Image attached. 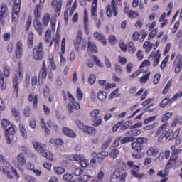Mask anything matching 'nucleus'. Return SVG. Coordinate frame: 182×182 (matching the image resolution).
<instances>
[{"instance_id":"obj_6","label":"nucleus","mask_w":182,"mask_h":182,"mask_svg":"<svg viewBox=\"0 0 182 182\" xmlns=\"http://www.w3.org/2000/svg\"><path fill=\"white\" fill-rule=\"evenodd\" d=\"M100 113V110L97 109H93L90 113L91 120L93 122L92 126L94 127H97V126L102 124V118L99 116Z\"/></svg>"},{"instance_id":"obj_54","label":"nucleus","mask_w":182,"mask_h":182,"mask_svg":"<svg viewBox=\"0 0 182 182\" xmlns=\"http://www.w3.org/2000/svg\"><path fill=\"white\" fill-rule=\"evenodd\" d=\"M49 62H50V65L51 66V69H53V70H56V64L55 63L53 57H49Z\"/></svg>"},{"instance_id":"obj_18","label":"nucleus","mask_w":182,"mask_h":182,"mask_svg":"<svg viewBox=\"0 0 182 182\" xmlns=\"http://www.w3.org/2000/svg\"><path fill=\"white\" fill-rule=\"evenodd\" d=\"M0 9V16L3 18H6L8 16V6L6 5V3H1Z\"/></svg>"},{"instance_id":"obj_21","label":"nucleus","mask_w":182,"mask_h":182,"mask_svg":"<svg viewBox=\"0 0 182 182\" xmlns=\"http://www.w3.org/2000/svg\"><path fill=\"white\" fill-rule=\"evenodd\" d=\"M74 46L77 50V52H80V50H85L86 49V47L87 46V43L85 41H80L79 43L77 44L76 46L75 41H74Z\"/></svg>"},{"instance_id":"obj_52","label":"nucleus","mask_w":182,"mask_h":182,"mask_svg":"<svg viewBox=\"0 0 182 182\" xmlns=\"http://www.w3.org/2000/svg\"><path fill=\"white\" fill-rule=\"evenodd\" d=\"M80 166L83 168L87 167L89 166V161H87V159H81L80 161Z\"/></svg>"},{"instance_id":"obj_35","label":"nucleus","mask_w":182,"mask_h":182,"mask_svg":"<svg viewBox=\"0 0 182 182\" xmlns=\"http://www.w3.org/2000/svg\"><path fill=\"white\" fill-rule=\"evenodd\" d=\"M82 38H83V33H82V31H78L77 33V39L74 41V42H75V45L77 48H79L77 46V43H80V41H82Z\"/></svg>"},{"instance_id":"obj_61","label":"nucleus","mask_w":182,"mask_h":182,"mask_svg":"<svg viewBox=\"0 0 182 182\" xmlns=\"http://www.w3.org/2000/svg\"><path fill=\"white\" fill-rule=\"evenodd\" d=\"M128 16L129 18H137V16H139V13L134 11H129L128 12Z\"/></svg>"},{"instance_id":"obj_24","label":"nucleus","mask_w":182,"mask_h":182,"mask_svg":"<svg viewBox=\"0 0 182 182\" xmlns=\"http://www.w3.org/2000/svg\"><path fill=\"white\" fill-rule=\"evenodd\" d=\"M94 38H95L97 41H100V42H102L103 45H107V41H106V38L105 37V36L99 34V33L97 32H95L94 33Z\"/></svg>"},{"instance_id":"obj_23","label":"nucleus","mask_w":182,"mask_h":182,"mask_svg":"<svg viewBox=\"0 0 182 182\" xmlns=\"http://www.w3.org/2000/svg\"><path fill=\"white\" fill-rule=\"evenodd\" d=\"M33 39H34V35L32 31H29L28 34V49H32L33 48Z\"/></svg>"},{"instance_id":"obj_46","label":"nucleus","mask_w":182,"mask_h":182,"mask_svg":"<svg viewBox=\"0 0 182 182\" xmlns=\"http://www.w3.org/2000/svg\"><path fill=\"white\" fill-rule=\"evenodd\" d=\"M41 127H43V129H45L46 133H47V134H50V129L46 128V123L45 122V119L41 118Z\"/></svg>"},{"instance_id":"obj_41","label":"nucleus","mask_w":182,"mask_h":182,"mask_svg":"<svg viewBox=\"0 0 182 182\" xmlns=\"http://www.w3.org/2000/svg\"><path fill=\"white\" fill-rule=\"evenodd\" d=\"M2 127L4 130H6L7 129H9L12 124L9 123V121L7 119H3L1 122Z\"/></svg>"},{"instance_id":"obj_55","label":"nucleus","mask_w":182,"mask_h":182,"mask_svg":"<svg viewBox=\"0 0 182 182\" xmlns=\"http://www.w3.org/2000/svg\"><path fill=\"white\" fill-rule=\"evenodd\" d=\"M115 71L118 75H122V73H123V68H122L120 65L115 64Z\"/></svg>"},{"instance_id":"obj_19","label":"nucleus","mask_w":182,"mask_h":182,"mask_svg":"<svg viewBox=\"0 0 182 182\" xmlns=\"http://www.w3.org/2000/svg\"><path fill=\"white\" fill-rule=\"evenodd\" d=\"M28 102H33V109H37L38 107V95L33 93H31L28 96Z\"/></svg>"},{"instance_id":"obj_59","label":"nucleus","mask_w":182,"mask_h":182,"mask_svg":"<svg viewBox=\"0 0 182 182\" xmlns=\"http://www.w3.org/2000/svg\"><path fill=\"white\" fill-rule=\"evenodd\" d=\"M75 124L77 126L78 129H80V130H83V129L85 128V124H83V122H82V121L79 119L76 120Z\"/></svg>"},{"instance_id":"obj_9","label":"nucleus","mask_w":182,"mask_h":182,"mask_svg":"<svg viewBox=\"0 0 182 182\" xmlns=\"http://www.w3.org/2000/svg\"><path fill=\"white\" fill-rule=\"evenodd\" d=\"M23 54V45H22V43L19 41L16 43V49L13 54V56L16 59H21V58H22Z\"/></svg>"},{"instance_id":"obj_36","label":"nucleus","mask_w":182,"mask_h":182,"mask_svg":"<svg viewBox=\"0 0 182 182\" xmlns=\"http://www.w3.org/2000/svg\"><path fill=\"white\" fill-rule=\"evenodd\" d=\"M13 87L14 90L18 92V75L14 74L13 77Z\"/></svg>"},{"instance_id":"obj_17","label":"nucleus","mask_w":182,"mask_h":182,"mask_svg":"<svg viewBox=\"0 0 182 182\" xmlns=\"http://www.w3.org/2000/svg\"><path fill=\"white\" fill-rule=\"evenodd\" d=\"M48 76V69H46V63L45 61L43 62L41 70L39 72L38 77L41 79H46Z\"/></svg>"},{"instance_id":"obj_10","label":"nucleus","mask_w":182,"mask_h":182,"mask_svg":"<svg viewBox=\"0 0 182 182\" xmlns=\"http://www.w3.org/2000/svg\"><path fill=\"white\" fill-rule=\"evenodd\" d=\"M62 0H52L51 5L53 8H55V16L58 17L60 15V11H62Z\"/></svg>"},{"instance_id":"obj_45","label":"nucleus","mask_w":182,"mask_h":182,"mask_svg":"<svg viewBox=\"0 0 182 182\" xmlns=\"http://www.w3.org/2000/svg\"><path fill=\"white\" fill-rule=\"evenodd\" d=\"M50 143H55V146H62L63 144V140L62 139H56L55 140L50 139Z\"/></svg>"},{"instance_id":"obj_13","label":"nucleus","mask_w":182,"mask_h":182,"mask_svg":"<svg viewBox=\"0 0 182 182\" xmlns=\"http://www.w3.org/2000/svg\"><path fill=\"white\" fill-rule=\"evenodd\" d=\"M154 62V66H157L160 63V58H161V54H160V50H157L156 52H152L151 55H149V58Z\"/></svg>"},{"instance_id":"obj_32","label":"nucleus","mask_w":182,"mask_h":182,"mask_svg":"<svg viewBox=\"0 0 182 182\" xmlns=\"http://www.w3.org/2000/svg\"><path fill=\"white\" fill-rule=\"evenodd\" d=\"M83 132L87 133V134H96V129L92 127H85Z\"/></svg>"},{"instance_id":"obj_15","label":"nucleus","mask_w":182,"mask_h":182,"mask_svg":"<svg viewBox=\"0 0 182 182\" xmlns=\"http://www.w3.org/2000/svg\"><path fill=\"white\" fill-rule=\"evenodd\" d=\"M121 139L122 136H119L118 139L115 140V143H117V144H119V143H121V144H126V143H132V141H134V140H136V137L131 136H125L122 139Z\"/></svg>"},{"instance_id":"obj_56","label":"nucleus","mask_w":182,"mask_h":182,"mask_svg":"<svg viewBox=\"0 0 182 182\" xmlns=\"http://www.w3.org/2000/svg\"><path fill=\"white\" fill-rule=\"evenodd\" d=\"M88 82L90 85H95V82H96V76L95 75H90L88 78Z\"/></svg>"},{"instance_id":"obj_30","label":"nucleus","mask_w":182,"mask_h":182,"mask_svg":"<svg viewBox=\"0 0 182 182\" xmlns=\"http://www.w3.org/2000/svg\"><path fill=\"white\" fill-rule=\"evenodd\" d=\"M132 149L136 151V153H140L141 151V146L137 141L132 142L131 144Z\"/></svg>"},{"instance_id":"obj_5","label":"nucleus","mask_w":182,"mask_h":182,"mask_svg":"<svg viewBox=\"0 0 182 182\" xmlns=\"http://www.w3.org/2000/svg\"><path fill=\"white\" fill-rule=\"evenodd\" d=\"M105 13L108 18H112L113 15L114 16H117V14H119V7L117 6V3H116V0H112L111 6L107 5L106 6Z\"/></svg>"},{"instance_id":"obj_4","label":"nucleus","mask_w":182,"mask_h":182,"mask_svg":"<svg viewBox=\"0 0 182 182\" xmlns=\"http://www.w3.org/2000/svg\"><path fill=\"white\" fill-rule=\"evenodd\" d=\"M129 174L126 171H123L120 169H117L114 174L112 176L110 181H114V182H124L126 181V177H127Z\"/></svg>"},{"instance_id":"obj_1","label":"nucleus","mask_w":182,"mask_h":182,"mask_svg":"<svg viewBox=\"0 0 182 182\" xmlns=\"http://www.w3.org/2000/svg\"><path fill=\"white\" fill-rule=\"evenodd\" d=\"M167 126H168V123H164L159 128L156 133V137H159L158 141L159 143H161L164 140H167L173 134V130L168 129Z\"/></svg>"},{"instance_id":"obj_43","label":"nucleus","mask_w":182,"mask_h":182,"mask_svg":"<svg viewBox=\"0 0 182 182\" xmlns=\"http://www.w3.org/2000/svg\"><path fill=\"white\" fill-rule=\"evenodd\" d=\"M128 50L129 53H134L136 52V47L134 46V43L131 41L128 45Z\"/></svg>"},{"instance_id":"obj_63","label":"nucleus","mask_w":182,"mask_h":182,"mask_svg":"<svg viewBox=\"0 0 182 182\" xmlns=\"http://www.w3.org/2000/svg\"><path fill=\"white\" fill-rule=\"evenodd\" d=\"M31 25H32V17H29L26 23V31H29V28H31Z\"/></svg>"},{"instance_id":"obj_58","label":"nucleus","mask_w":182,"mask_h":182,"mask_svg":"<svg viewBox=\"0 0 182 182\" xmlns=\"http://www.w3.org/2000/svg\"><path fill=\"white\" fill-rule=\"evenodd\" d=\"M5 131L6 132V133H8V134H11V136L15 134V129L12 127V124L11 125V127H9V128L5 129Z\"/></svg>"},{"instance_id":"obj_48","label":"nucleus","mask_w":182,"mask_h":182,"mask_svg":"<svg viewBox=\"0 0 182 182\" xmlns=\"http://www.w3.org/2000/svg\"><path fill=\"white\" fill-rule=\"evenodd\" d=\"M97 7H92L91 9V16L92 19L97 18Z\"/></svg>"},{"instance_id":"obj_28","label":"nucleus","mask_w":182,"mask_h":182,"mask_svg":"<svg viewBox=\"0 0 182 182\" xmlns=\"http://www.w3.org/2000/svg\"><path fill=\"white\" fill-rule=\"evenodd\" d=\"M11 113L13 114L14 119H15V120L16 122H19V120H21V114H19V112L18 111V109L12 108L11 109Z\"/></svg>"},{"instance_id":"obj_12","label":"nucleus","mask_w":182,"mask_h":182,"mask_svg":"<svg viewBox=\"0 0 182 182\" xmlns=\"http://www.w3.org/2000/svg\"><path fill=\"white\" fill-rule=\"evenodd\" d=\"M182 70V56L181 54H177L175 59V73H180Z\"/></svg>"},{"instance_id":"obj_33","label":"nucleus","mask_w":182,"mask_h":182,"mask_svg":"<svg viewBox=\"0 0 182 182\" xmlns=\"http://www.w3.org/2000/svg\"><path fill=\"white\" fill-rule=\"evenodd\" d=\"M97 97L101 102H105L107 97V93L105 91H100Z\"/></svg>"},{"instance_id":"obj_50","label":"nucleus","mask_w":182,"mask_h":182,"mask_svg":"<svg viewBox=\"0 0 182 182\" xmlns=\"http://www.w3.org/2000/svg\"><path fill=\"white\" fill-rule=\"evenodd\" d=\"M150 75H151V73L149 72L146 75L142 76L140 78L141 83H146V82H147V80H149V77H150Z\"/></svg>"},{"instance_id":"obj_51","label":"nucleus","mask_w":182,"mask_h":182,"mask_svg":"<svg viewBox=\"0 0 182 182\" xmlns=\"http://www.w3.org/2000/svg\"><path fill=\"white\" fill-rule=\"evenodd\" d=\"M93 60L97 66H100V68H103V64L102 63V61H100V60L97 58V56L93 55Z\"/></svg>"},{"instance_id":"obj_40","label":"nucleus","mask_w":182,"mask_h":182,"mask_svg":"<svg viewBox=\"0 0 182 182\" xmlns=\"http://www.w3.org/2000/svg\"><path fill=\"white\" fill-rule=\"evenodd\" d=\"M170 102H171V100H170L168 97H166L159 103V106L160 107H166L167 105L170 103Z\"/></svg>"},{"instance_id":"obj_22","label":"nucleus","mask_w":182,"mask_h":182,"mask_svg":"<svg viewBox=\"0 0 182 182\" xmlns=\"http://www.w3.org/2000/svg\"><path fill=\"white\" fill-rule=\"evenodd\" d=\"M63 133L65 134V136H68V137H72L73 139H75L77 134L75 133V132L68 127L63 128Z\"/></svg>"},{"instance_id":"obj_38","label":"nucleus","mask_w":182,"mask_h":182,"mask_svg":"<svg viewBox=\"0 0 182 182\" xmlns=\"http://www.w3.org/2000/svg\"><path fill=\"white\" fill-rule=\"evenodd\" d=\"M54 171L55 174H58V176H60L61 174H63V173H65V171H66L65 170V168H62L61 166H57V167H54Z\"/></svg>"},{"instance_id":"obj_27","label":"nucleus","mask_w":182,"mask_h":182,"mask_svg":"<svg viewBox=\"0 0 182 182\" xmlns=\"http://www.w3.org/2000/svg\"><path fill=\"white\" fill-rule=\"evenodd\" d=\"M19 131L23 139L26 140V139H28V132L26 131V129H25V127H23L22 124H19Z\"/></svg>"},{"instance_id":"obj_42","label":"nucleus","mask_w":182,"mask_h":182,"mask_svg":"<svg viewBox=\"0 0 182 182\" xmlns=\"http://www.w3.org/2000/svg\"><path fill=\"white\" fill-rule=\"evenodd\" d=\"M73 174H74V176H76V177H79V176H82V174H83V170L80 167L76 168L73 170Z\"/></svg>"},{"instance_id":"obj_60","label":"nucleus","mask_w":182,"mask_h":182,"mask_svg":"<svg viewBox=\"0 0 182 182\" xmlns=\"http://www.w3.org/2000/svg\"><path fill=\"white\" fill-rule=\"evenodd\" d=\"M72 178H73V176L70 173H65L63 177V180H65V181H70Z\"/></svg>"},{"instance_id":"obj_20","label":"nucleus","mask_w":182,"mask_h":182,"mask_svg":"<svg viewBox=\"0 0 182 182\" xmlns=\"http://www.w3.org/2000/svg\"><path fill=\"white\" fill-rule=\"evenodd\" d=\"M171 150H173V152L171 155V161H176V160L178 159V154L181 153V149H176V146H171Z\"/></svg>"},{"instance_id":"obj_25","label":"nucleus","mask_w":182,"mask_h":182,"mask_svg":"<svg viewBox=\"0 0 182 182\" xmlns=\"http://www.w3.org/2000/svg\"><path fill=\"white\" fill-rule=\"evenodd\" d=\"M87 50L92 53H97V47H96V44L92 41H88Z\"/></svg>"},{"instance_id":"obj_49","label":"nucleus","mask_w":182,"mask_h":182,"mask_svg":"<svg viewBox=\"0 0 182 182\" xmlns=\"http://www.w3.org/2000/svg\"><path fill=\"white\" fill-rule=\"evenodd\" d=\"M91 177L88 175H83L78 179V182H87L90 180Z\"/></svg>"},{"instance_id":"obj_57","label":"nucleus","mask_w":182,"mask_h":182,"mask_svg":"<svg viewBox=\"0 0 182 182\" xmlns=\"http://www.w3.org/2000/svg\"><path fill=\"white\" fill-rule=\"evenodd\" d=\"M156 116H152L149 117L148 119H146L144 122V124H149V123H151V122H154L156 120Z\"/></svg>"},{"instance_id":"obj_31","label":"nucleus","mask_w":182,"mask_h":182,"mask_svg":"<svg viewBox=\"0 0 182 182\" xmlns=\"http://www.w3.org/2000/svg\"><path fill=\"white\" fill-rule=\"evenodd\" d=\"M146 154L148 156H157V154H159V149H154V147H150L147 150Z\"/></svg>"},{"instance_id":"obj_14","label":"nucleus","mask_w":182,"mask_h":182,"mask_svg":"<svg viewBox=\"0 0 182 182\" xmlns=\"http://www.w3.org/2000/svg\"><path fill=\"white\" fill-rule=\"evenodd\" d=\"M26 163V158H25V155L23 153H20L17 156V163L14 161L13 164L16 166V167H19L21 166H23Z\"/></svg>"},{"instance_id":"obj_29","label":"nucleus","mask_w":182,"mask_h":182,"mask_svg":"<svg viewBox=\"0 0 182 182\" xmlns=\"http://www.w3.org/2000/svg\"><path fill=\"white\" fill-rule=\"evenodd\" d=\"M153 46H154V43H150V41H146L144 43L143 48L145 49L146 53H149V52H150L153 48Z\"/></svg>"},{"instance_id":"obj_11","label":"nucleus","mask_w":182,"mask_h":182,"mask_svg":"<svg viewBox=\"0 0 182 182\" xmlns=\"http://www.w3.org/2000/svg\"><path fill=\"white\" fill-rule=\"evenodd\" d=\"M33 26L39 36H42V35H43V26L38 19L33 20Z\"/></svg>"},{"instance_id":"obj_53","label":"nucleus","mask_w":182,"mask_h":182,"mask_svg":"<svg viewBox=\"0 0 182 182\" xmlns=\"http://www.w3.org/2000/svg\"><path fill=\"white\" fill-rule=\"evenodd\" d=\"M168 63V55L166 56L164 60L161 63V69H165L166 66H167V63Z\"/></svg>"},{"instance_id":"obj_64","label":"nucleus","mask_w":182,"mask_h":182,"mask_svg":"<svg viewBox=\"0 0 182 182\" xmlns=\"http://www.w3.org/2000/svg\"><path fill=\"white\" fill-rule=\"evenodd\" d=\"M170 86H171V81H169L167 85H166V87H164V90H163V94L166 95V93H168L169 89H170Z\"/></svg>"},{"instance_id":"obj_44","label":"nucleus","mask_w":182,"mask_h":182,"mask_svg":"<svg viewBox=\"0 0 182 182\" xmlns=\"http://www.w3.org/2000/svg\"><path fill=\"white\" fill-rule=\"evenodd\" d=\"M0 86H1V90H5V89H6V84L4 83V77L2 76V71H0Z\"/></svg>"},{"instance_id":"obj_16","label":"nucleus","mask_w":182,"mask_h":182,"mask_svg":"<svg viewBox=\"0 0 182 182\" xmlns=\"http://www.w3.org/2000/svg\"><path fill=\"white\" fill-rule=\"evenodd\" d=\"M42 9H43V4H41V3L37 4L34 9V16L36 19H41V16H42Z\"/></svg>"},{"instance_id":"obj_47","label":"nucleus","mask_w":182,"mask_h":182,"mask_svg":"<svg viewBox=\"0 0 182 182\" xmlns=\"http://www.w3.org/2000/svg\"><path fill=\"white\" fill-rule=\"evenodd\" d=\"M136 141L139 145L140 144H146V143H147V141H149V139H147L146 137H139L136 139Z\"/></svg>"},{"instance_id":"obj_26","label":"nucleus","mask_w":182,"mask_h":182,"mask_svg":"<svg viewBox=\"0 0 182 182\" xmlns=\"http://www.w3.org/2000/svg\"><path fill=\"white\" fill-rule=\"evenodd\" d=\"M92 157H100L103 160L106 159L107 157H109V152L107 151H102L100 153L93 152L92 154Z\"/></svg>"},{"instance_id":"obj_8","label":"nucleus","mask_w":182,"mask_h":182,"mask_svg":"<svg viewBox=\"0 0 182 182\" xmlns=\"http://www.w3.org/2000/svg\"><path fill=\"white\" fill-rule=\"evenodd\" d=\"M21 14V0H15L13 10H12V19L14 22L18 21L19 14Z\"/></svg>"},{"instance_id":"obj_34","label":"nucleus","mask_w":182,"mask_h":182,"mask_svg":"<svg viewBox=\"0 0 182 182\" xmlns=\"http://www.w3.org/2000/svg\"><path fill=\"white\" fill-rule=\"evenodd\" d=\"M173 116V112H169L166 113L161 119V122L162 123H164V122H167L168 119H171V117Z\"/></svg>"},{"instance_id":"obj_7","label":"nucleus","mask_w":182,"mask_h":182,"mask_svg":"<svg viewBox=\"0 0 182 182\" xmlns=\"http://www.w3.org/2000/svg\"><path fill=\"white\" fill-rule=\"evenodd\" d=\"M42 22L43 26H48L49 22H50L52 31L56 29V19L50 18V14L49 13H46L42 18Z\"/></svg>"},{"instance_id":"obj_37","label":"nucleus","mask_w":182,"mask_h":182,"mask_svg":"<svg viewBox=\"0 0 182 182\" xmlns=\"http://www.w3.org/2000/svg\"><path fill=\"white\" fill-rule=\"evenodd\" d=\"M52 39V33L50 30H47L46 32L45 36V42L46 43H49L50 42V40Z\"/></svg>"},{"instance_id":"obj_39","label":"nucleus","mask_w":182,"mask_h":182,"mask_svg":"<svg viewBox=\"0 0 182 182\" xmlns=\"http://www.w3.org/2000/svg\"><path fill=\"white\" fill-rule=\"evenodd\" d=\"M119 153H120V151H119V149H114L109 153V157H111V159H113V160H114V159H117V155L119 154Z\"/></svg>"},{"instance_id":"obj_3","label":"nucleus","mask_w":182,"mask_h":182,"mask_svg":"<svg viewBox=\"0 0 182 182\" xmlns=\"http://www.w3.org/2000/svg\"><path fill=\"white\" fill-rule=\"evenodd\" d=\"M44 55L45 52L43 51V43L40 41L38 45L35 46L33 48V58L34 60H42Z\"/></svg>"},{"instance_id":"obj_62","label":"nucleus","mask_w":182,"mask_h":182,"mask_svg":"<svg viewBox=\"0 0 182 182\" xmlns=\"http://www.w3.org/2000/svg\"><path fill=\"white\" fill-rule=\"evenodd\" d=\"M77 98L78 100H82V99H83V92H82L80 88H77Z\"/></svg>"},{"instance_id":"obj_2","label":"nucleus","mask_w":182,"mask_h":182,"mask_svg":"<svg viewBox=\"0 0 182 182\" xmlns=\"http://www.w3.org/2000/svg\"><path fill=\"white\" fill-rule=\"evenodd\" d=\"M32 144L35 150H36V151H38V153H39L43 157H46L47 160H53V155L50 154L48 155L45 144L36 141H33Z\"/></svg>"}]
</instances>
